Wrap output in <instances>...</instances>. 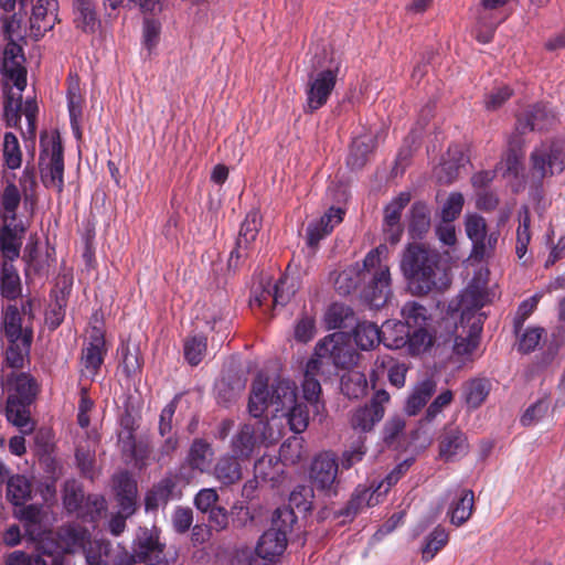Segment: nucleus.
<instances>
[{"label": "nucleus", "instance_id": "nucleus-1", "mask_svg": "<svg viewBox=\"0 0 565 565\" xmlns=\"http://www.w3.org/2000/svg\"><path fill=\"white\" fill-rule=\"evenodd\" d=\"M387 253V246L381 244L365 255L362 266L355 264L342 270L334 282L338 291L347 295L359 282L367 281L365 294L367 302L375 309L383 307L391 296V274L388 265L384 262Z\"/></svg>", "mask_w": 565, "mask_h": 565}, {"label": "nucleus", "instance_id": "nucleus-2", "mask_svg": "<svg viewBox=\"0 0 565 565\" xmlns=\"http://www.w3.org/2000/svg\"><path fill=\"white\" fill-rule=\"evenodd\" d=\"M401 270L414 295L441 290L448 284L446 271L440 266L439 253L422 244H411L404 250Z\"/></svg>", "mask_w": 565, "mask_h": 565}, {"label": "nucleus", "instance_id": "nucleus-3", "mask_svg": "<svg viewBox=\"0 0 565 565\" xmlns=\"http://www.w3.org/2000/svg\"><path fill=\"white\" fill-rule=\"evenodd\" d=\"M297 516L290 507L277 508L273 514L271 527L259 537L256 554L242 552L237 554L233 565H268L280 556L287 546V534L291 531Z\"/></svg>", "mask_w": 565, "mask_h": 565}, {"label": "nucleus", "instance_id": "nucleus-4", "mask_svg": "<svg viewBox=\"0 0 565 565\" xmlns=\"http://www.w3.org/2000/svg\"><path fill=\"white\" fill-rule=\"evenodd\" d=\"M487 302V295L482 289L469 286L460 295L458 309L461 310L460 324L456 326L454 353L468 358L479 344L482 331V320L477 311Z\"/></svg>", "mask_w": 565, "mask_h": 565}, {"label": "nucleus", "instance_id": "nucleus-5", "mask_svg": "<svg viewBox=\"0 0 565 565\" xmlns=\"http://www.w3.org/2000/svg\"><path fill=\"white\" fill-rule=\"evenodd\" d=\"M267 377L258 374L253 381L248 401L249 414L258 418L266 409L273 408L275 415L282 414L297 401V386L287 379H277L268 390Z\"/></svg>", "mask_w": 565, "mask_h": 565}, {"label": "nucleus", "instance_id": "nucleus-6", "mask_svg": "<svg viewBox=\"0 0 565 565\" xmlns=\"http://www.w3.org/2000/svg\"><path fill=\"white\" fill-rule=\"evenodd\" d=\"M39 170L43 184L61 193L64 189V151L58 131L40 136Z\"/></svg>", "mask_w": 565, "mask_h": 565}, {"label": "nucleus", "instance_id": "nucleus-7", "mask_svg": "<svg viewBox=\"0 0 565 565\" xmlns=\"http://www.w3.org/2000/svg\"><path fill=\"white\" fill-rule=\"evenodd\" d=\"M507 3L508 0H480L472 10L476 39L480 43L492 41L497 28L508 18Z\"/></svg>", "mask_w": 565, "mask_h": 565}, {"label": "nucleus", "instance_id": "nucleus-8", "mask_svg": "<svg viewBox=\"0 0 565 565\" xmlns=\"http://www.w3.org/2000/svg\"><path fill=\"white\" fill-rule=\"evenodd\" d=\"M277 440V436L268 423L259 422L257 427L244 424L232 437L233 455L241 459L249 458L257 444L268 446Z\"/></svg>", "mask_w": 565, "mask_h": 565}, {"label": "nucleus", "instance_id": "nucleus-9", "mask_svg": "<svg viewBox=\"0 0 565 565\" xmlns=\"http://www.w3.org/2000/svg\"><path fill=\"white\" fill-rule=\"evenodd\" d=\"M338 73L339 67L333 66L309 75L306 87V113L312 114L327 104L335 87Z\"/></svg>", "mask_w": 565, "mask_h": 565}, {"label": "nucleus", "instance_id": "nucleus-10", "mask_svg": "<svg viewBox=\"0 0 565 565\" xmlns=\"http://www.w3.org/2000/svg\"><path fill=\"white\" fill-rule=\"evenodd\" d=\"M465 228L467 236L472 242L471 258L482 260L489 257L495 249L499 233L487 232L486 220L476 213L466 215Z\"/></svg>", "mask_w": 565, "mask_h": 565}, {"label": "nucleus", "instance_id": "nucleus-11", "mask_svg": "<svg viewBox=\"0 0 565 565\" xmlns=\"http://www.w3.org/2000/svg\"><path fill=\"white\" fill-rule=\"evenodd\" d=\"M319 358L329 356L335 366L349 369L358 363L359 354L347 343L344 332H334L320 340L316 345Z\"/></svg>", "mask_w": 565, "mask_h": 565}, {"label": "nucleus", "instance_id": "nucleus-12", "mask_svg": "<svg viewBox=\"0 0 565 565\" xmlns=\"http://www.w3.org/2000/svg\"><path fill=\"white\" fill-rule=\"evenodd\" d=\"M531 174L537 181L561 173L565 169V151L562 143H552L535 149L531 154Z\"/></svg>", "mask_w": 565, "mask_h": 565}, {"label": "nucleus", "instance_id": "nucleus-13", "mask_svg": "<svg viewBox=\"0 0 565 565\" xmlns=\"http://www.w3.org/2000/svg\"><path fill=\"white\" fill-rule=\"evenodd\" d=\"M19 40H8L2 58L1 70L3 75L13 86L23 92L26 86V70L23 66L24 55Z\"/></svg>", "mask_w": 565, "mask_h": 565}, {"label": "nucleus", "instance_id": "nucleus-14", "mask_svg": "<svg viewBox=\"0 0 565 565\" xmlns=\"http://www.w3.org/2000/svg\"><path fill=\"white\" fill-rule=\"evenodd\" d=\"M339 463L331 452H322L317 456L311 465L310 478L319 490L328 494H335V481Z\"/></svg>", "mask_w": 565, "mask_h": 565}, {"label": "nucleus", "instance_id": "nucleus-15", "mask_svg": "<svg viewBox=\"0 0 565 565\" xmlns=\"http://www.w3.org/2000/svg\"><path fill=\"white\" fill-rule=\"evenodd\" d=\"M448 501L447 516L455 526H461L472 515L475 508V493L461 487L449 489L446 494Z\"/></svg>", "mask_w": 565, "mask_h": 565}, {"label": "nucleus", "instance_id": "nucleus-16", "mask_svg": "<svg viewBox=\"0 0 565 565\" xmlns=\"http://www.w3.org/2000/svg\"><path fill=\"white\" fill-rule=\"evenodd\" d=\"M105 353L104 331L100 328L93 327L88 335V342L82 351V363L86 376L94 377L97 374L104 362Z\"/></svg>", "mask_w": 565, "mask_h": 565}, {"label": "nucleus", "instance_id": "nucleus-17", "mask_svg": "<svg viewBox=\"0 0 565 565\" xmlns=\"http://www.w3.org/2000/svg\"><path fill=\"white\" fill-rule=\"evenodd\" d=\"M411 201L409 192H401L397 196H395L385 207L384 210V223L383 230L386 235V239L396 244L399 242L403 228L401 225V216L402 211Z\"/></svg>", "mask_w": 565, "mask_h": 565}, {"label": "nucleus", "instance_id": "nucleus-18", "mask_svg": "<svg viewBox=\"0 0 565 565\" xmlns=\"http://www.w3.org/2000/svg\"><path fill=\"white\" fill-rule=\"evenodd\" d=\"M26 226L22 222H2L0 226V253L3 262L12 263L20 257Z\"/></svg>", "mask_w": 565, "mask_h": 565}, {"label": "nucleus", "instance_id": "nucleus-19", "mask_svg": "<svg viewBox=\"0 0 565 565\" xmlns=\"http://www.w3.org/2000/svg\"><path fill=\"white\" fill-rule=\"evenodd\" d=\"M260 224L262 216L258 211L253 210L247 213L241 225L238 237L236 239V247L231 253L228 260L230 266L233 265L234 258L238 259L248 255V250L258 235Z\"/></svg>", "mask_w": 565, "mask_h": 565}, {"label": "nucleus", "instance_id": "nucleus-20", "mask_svg": "<svg viewBox=\"0 0 565 565\" xmlns=\"http://www.w3.org/2000/svg\"><path fill=\"white\" fill-rule=\"evenodd\" d=\"M57 0H38L30 17L31 32L34 38L43 36L57 21Z\"/></svg>", "mask_w": 565, "mask_h": 565}, {"label": "nucleus", "instance_id": "nucleus-21", "mask_svg": "<svg viewBox=\"0 0 565 565\" xmlns=\"http://www.w3.org/2000/svg\"><path fill=\"white\" fill-rule=\"evenodd\" d=\"M344 211L331 206L319 220L312 221L307 227V244L315 247L329 235L343 220Z\"/></svg>", "mask_w": 565, "mask_h": 565}, {"label": "nucleus", "instance_id": "nucleus-22", "mask_svg": "<svg viewBox=\"0 0 565 565\" xmlns=\"http://www.w3.org/2000/svg\"><path fill=\"white\" fill-rule=\"evenodd\" d=\"M318 369V361L310 360L307 363L305 377L302 382V397L309 405L313 417L319 416L322 419L324 413V403L320 399L321 386L315 377L313 371Z\"/></svg>", "mask_w": 565, "mask_h": 565}, {"label": "nucleus", "instance_id": "nucleus-23", "mask_svg": "<svg viewBox=\"0 0 565 565\" xmlns=\"http://www.w3.org/2000/svg\"><path fill=\"white\" fill-rule=\"evenodd\" d=\"M469 451V445L466 435L457 429L445 430L439 441V457L445 461H454L466 456Z\"/></svg>", "mask_w": 565, "mask_h": 565}, {"label": "nucleus", "instance_id": "nucleus-24", "mask_svg": "<svg viewBox=\"0 0 565 565\" xmlns=\"http://www.w3.org/2000/svg\"><path fill=\"white\" fill-rule=\"evenodd\" d=\"M96 551L89 547L86 554L87 565H134L138 557L128 553H119L116 556L110 554L109 543L104 541H95Z\"/></svg>", "mask_w": 565, "mask_h": 565}, {"label": "nucleus", "instance_id": "nucleus-25", "mask_svg": "<svg viewBox=\"0 0 565 565\" xmlns=\"http://www.w3.org/2000/svg\"><path fill=\"white\" fill-rule=\"evenodd\" d=\"M555 122V114L546 105H535L518 119L516 129L524 134L533 130H544Z\"/></svg>", "mask_w": 565, "mask_h": 565}, {"label": "nucleus", "instance_id": "nucleus-26", "mask_svg": "<svg viewBox=\"0 0 565 565\" xmlns=\"http://www.w3.org/2000/svg\"><path fill=\"white\" fill-rule=\"evenodd\" d=\"M58 537L64 552L75 553L82 550L86 555L90 546L96 551L95 542H89L88 531L77 524H68L61 527Z\"/></svg>", "mask_w": 565, "mask_h": 565}, {"label": "nucleus", "instance_id": "nucleus-27", "mask_svg": "<svg viewBox=\"0 0 565 565\" xmlns=\"http://www.w3.org/2000/svg\"><path fill=\"white\" fill-rule=\"evenodd\" d=\"M31 401L18 398L9 394L6 406V416L8 422L18 427L22 435H29L33 431L34 425L31 423L29 414V404Z\"/></svg>", "mask_w": 565, "mask_h": 565}, {"label": "nucleus", "instance_id": "nucleus-28", "mask_svg": "<svg viewBox=\"0 0 565 565\" xmlns=\"http://www.w3.org/2000/svg\"><path fill=\"white\" fill-rule=\"evenodd\" d=\"M214 458V450L207 441L198 438L190 446L186 465L192 469L202 473L209 472Z\"/></svg>", "mask_w": 565, "mask_h": 565}, {"label": "nucleus", "instance_id": "nucleus-29", "mask_svg": "<svg viewBox=\"0 0 565 565\" xmlns=\"http://www.w3.org/2000/svg\"><path fill=\"white\" fill-rule=\"evenodd\" d=\"M135 553L138 561H150L146 565H167V561L162 556L163 550L161 544L147 532H142L136 540Z\"/></svg>", "mask_w": 565, "mask_h": 565}, {"label": "nucleus", "instance_id": "nucleus-30", "mask_svg": "<svg viewBox=\"0 0 565 565\" xmlns=\"http://www.w3.org/2000/svg\"><path fill=\"white\" fill-rule=\"evenodd\" d=\"M235 455L221 456L214 468V478L223 486H232L242 479V467Z\"/></svg>", "mask_w": 565, "mask_h": 565}, {"label": "nucleus", "instance_id": "nucleus-31", "mask_svg": "<svg viewBox=\"0 0 565 565\" xmlns=\"http://www.w3.org/2000/svg\"><path fill=\"white\" fill-rule=\"evenodd\" d=\"M408 329L403 321L387 320L380 329V342L386 348L397 350L406 347Z\"/></svg>", "mask_w": 565, "mask_h": 565}, {"label": "nucleus", "instance_id": "nucleus-32", "mask_svg": "<svg viewBox=\"0 0 565 565\" xmlns=\"http://www.w3.org/2000/svg\"><path fill=\"white\" fill-rule=\"evenodd\" d=\"M401 316L408 330L431 328V315L427 308L417 301H407L401 309Z\"/></svg>", "mask_w": 565, "mask_h": 565}, {"label": "nucleus", "instance_id": "nucleus-33", "mask_svg": "<svg viewBox=\"0 0 565 565\" xmlns=\"http://www.w3.org/2000/svg\"><path fill=\"white\" fill-rule=\"evenodd\" d=\"M177 482L171 477H166L159 481L152 490L147 494L145 504L146 510H154L159 505H164L170 499L177 497Z\"/></svg>", "mask_w": 565, "mask_h": 565}, {"label": "nucleus", "instance_id": "nucleus-34", "mask_svg": "<svg viewBox=\"0 0 565 565\" xmlns=\"http://www.w3.org/2000/svg\"><path fill=\"white\" fill-rule=\"evenodd\" d=\"M21 203V194L18 186L10 182L0 195V220L1 222L15 223L17 210Z\"/></svg>", "mask_w": 565, "mask_h": 565}, {"label": "nucleus", "instance_id": "nucleus-35", "mask_svg": "<svg viewBox=\"0 0 565 565\" xmlns=\"http://www.w3.org/2000/svg\"><path fill=\"white\" fill-rule=\"evenodd\" d=\"M352 338L359 349L369 351L380 343V329L373 322L362 321L352 330Z\"/></svg>", "mask_w": 565, "mask_h": 565}, {"label": "nucleus", "instance_id": "nucleus-36", "mask_svg": "<svg viewBox=\"0 0 565 565\" xmlns=\"http://www.w3.org/2000/svg\"><path fill=\"white\" fill-rule=\"evenodd\" d=\"M3 386L9 394L15 395L21 399L32 401L35 395L34 381L25 373L8 375Z\"/></svg>", "mask_w": 565, "mask_h": 565}, {"label": "nucleus", "instance_id": "nucleus-37", "mask_svg": "<svg viewBox=\"0 0 565 565\" xmlns=\"http://www.w3.org/2000/svg\"><path fill=\"white\" fill-rule=\"evenodd\" d=\"M175 408L177 404L173 399L163 407L160 414L159 433L162 437L169 435L162 446V455H169L173 452L178 447V439L170 435L172 430V418L175 413Z\"/></svg>", "mask_w": 565, "mask_h": 565}, {"label": "nucleus", "instance_id": "nucleus-38", "mask_svg": "<svg viewBox=\"0 0 565 565\" xmlns=\"http://www.w3.org/2000/svg\"><path fill=\"white\" fill-rule=\"evenodd\" d=\"M22 317L15 306H8L3 313V331L8 341L24 339L26 334H32L29 329L22 328Z\"/></svg>", "mask_w": 565, "mask_h": 565}, {"label": "nucleus", "instance_id": "nucleus-39", "mask_svg": "<svg viewBox=\"0 0 565 565\" xmlns=\"http://www.w3.org/2000/svg\"><path fill=\"white\" fill-rule=\"evenodd\" d=\"M328 330L348 328L354 321L353 310L341 303L331 305L323 317Z\"/></svg>", "mask_w": 565, "mask_h": 565}, {"label": "nucleus", "instance_id": "nucleus-40", "mask_svg": "<svg viewBox=\"0 0 565 565\" xmlns=\"http://www.w3.org/2000/svg\"><path fill=\"white\" fill-rule=\"evenodd\" d=\"M383 483H379L375 489L372 487L359 486L349 503V509L358 512L363 508L374 507L380 502L381 497L385 495L382 493Z\"/></svg>", "mask_w": 565, "mask_h": 565}, {"label": "nucleus", "instance_id": "nucleus-41", "mask_svg": "<svg viewBox=\"0 0 565 565\" xmlns=\"http://www.w3.org/2000/svg\"><path fill=\"white\" fill-rule=\"evenodd\" d=\"M31 488L26 477L12 476L7 481V498L14 505H22L31 498Z\"/></svg>", "mask_w": 565, "mask_h": 565}, {"label": "nucleus", "instance_id": "nucleus-42", "mask_svg": "<svg viewBox=\"0 0 565 565\" xmlns=\"http://www.w3.org/2000/svg\"><path fill=\"white\" fill-rule=\"evenodd\" d=\"M1 295L7 299H15L21 294L20 276L12 263L3 262L0 276Z\"/></svg>", "mask_w": 565, "mask_h": 565}, {"label": "nucleus", "instance_id": "nucleus-43", "mask_svg": "<svg viewBox=\"0 0 565 565\" xmlns=\"http://www.w3.org/2000/svg\"><path fill=\"white\" fill-rule=\"evenodd\" d=\"M519 225L516 228L515 254L519 259H523L531 242V216L526 206H522L518 213Z\"/></svg>", "mask_w": 565, "mask_h": 565}, {"label": "nucleus", "instance_id": "nucleus-44", "mask_svg": "<svg viewBox=\"0 0 565 565\" xmlns=\"http://www.w3.org/2000/svg\"><path fill=\"white\" fill-rule=\"evenodd\" d=\"M207 350V339L205 335L202 334H193L189 335L183 343V354L185 361L191 366L199 365Z\"/></svg>", "mask_w": 565, "mask_h": 565}, {"label": "nucleus", "instance_id": "nucleus-45", "mask_svg": "<svg viewBox=\"0 0 565 565\" xmlns=\"http://www.w3.org/2000/svg\"><path fill=\"white\" fill-rule=\"evenodd\" d=\"M249 306L255 309L256 307L262 309L265 313H271L274 307V285L269 279L260 280L257 286L254 287Z\"/></svg>", "mask_w": 565, "mask_h": 565}, {"label": "nucleus", "instance_id": "nucleus-46", "mask_svg": "<svg viewBox=\"0 0 565 565\" xmlns=\"http://www.w3.org/2000/svg\"><path fill=\"white\" fill-rule=\"evenodd\" d=\"M384 409H376L365 405L355 409L351 417V425L354 429L369 431L383 418Z\"/></svg>", "mask_w": 565, "mask_h": 565}, {"label": "nucleus", "instance_id": "nucleus-47", "mask_svg": "<svg viewBox=\"0 0 565 565\" xmlns=\"http://www.w3.org/2000/svg\"><path fill=\"white\" fill-rule=\"evenodd\" d=\"M434 392L435 384L433 381L425 380L418 383L406 402V413L408 415H415L423 406L426 405Z\"/></svg>", "mask_w": 565, "mask_h": 565}, {"label": "nucleus", "instance_id": "nucleus-48", "mask_svg": "<svg viewBox=\"0 0 565 565\" xmlns=\"http://www.w3.org/2000/svg\"><path fill=\"white\" fill-rule=\"evenodd\" d=\"M452 153L459 156L458 161L451 162L450 159H445L436 172L438 180L443 183L452 182L458 175L459 168L465 166V163L468 161L466 154L459 146L449 147L448 156Z\"/></svg>", "mask_w": 565, "mask_h": 565}, {"label": "nucleus", "instance_id": "nucleus-49", "mask_svg": "<svg viewBox=\"0 0 565 565\" xmlns=\"http://www.w3.org/2000/svg\"><path fill=\"white\" fill-rule=\"evenodd\" d=\"M9 347L6 353V362L13 369H20L23 366L24 359L30 353L32 343V334H26L24 339H18L17 341H8Z\"/></svg>", "mask_w": 565, "mask_h": 565}, {"label": "nucleus", "instance_id": "nucleus-50", "mask_svg": "<svg viewBox=\"0 0 565 565\" xmlns=\"http://www.w3.org/2000/svg\"><path fill=\"white\" fill-rule=\"evenodd\" d=\"M430 225V212L426 203L415 202L411 209L409 232L413 236H422Z\"/></svg>", "mask_w": 565, "mask_h": 565}, {"label": "nucleus", "instance_id": "nucleus-51", "mask_svg": "<svg viewBox=\"0 0 565 565\" xmlns=\"http://www.w3.org/2000/svg\"><path fill=\"white\" fill-rule=\"evenodd\" d=\"M448 540L449 534L444 527H435L434 531L427 535L422 547L423 561H431L436 554L447 545Z\"/></svg>", "mask_w": 565, "mask_h": 565}, {"label": "nucleus", "instance_id": "nucleus-52", "mask_svg": "<svg viewBox=\"0 0 565 565\" xmlns=\"http://www.w3.org/2000/svg\"><path fill=\"white\" fill-rule=\"evenodd\" d=\"M308 404L300 403L298 401L295 402V404L287 408L281 416L287 418L288 425L290 429L296 433L300 434L303 433L309 424V409Z\"/></svg>", "mask_w": 565, "mask_h": 565}, {"label": "nucleus", "instance_id": "nucleus-53", "mask_svg": "<svg viewBox=\"0 0 565 565\" xmlns=\"http://www.w3.org/2000/svg\"><path fill=\"white\" fill-rule=\"evenodd\" d=\"M2 156L6 167L17 170L22 164V151L19 140L13 132H6L3 136Z\"/></svg>", "mask_w": 565, "mask_h": 565}, {"label": "nucleus", "instance_id": "nucleus-54", "mask_svg": "<svg viewBox=\"0 0 565 565\" xmlns=\"http://www.w3.org/2000/svg\"><path fill=\"white\" fill-rule=\"evenodd\" d=\"M306 457L303 439L300 437H291L282 443L279 449V460L282 465H296Z\"/></svg>", "mask_w": 565, "mask_h": 565}, {"label": "nucleus", "instance_id": "nucleus-55", "mask_svg": "<svg viewBox=\"0 0 565 565\" xmlns=\"http://www.w3.org/2000/svg\"><path fill=\"white\" fill-rule=\"evenodd\" d=\"M434 343V334L431 328L414 329L411 333L408 330V340L406 343L411 354H420L426 352Z\"/></svg>", "mask_w": 565, "mask_h": 565}, {"label": "nucleus", "instance_id": "nucleus-56", "mask_svg": "<svg viewBox=\"0 0 565 565\" xmlns=\"http://www.w3.org/2000/svg\"><path fill=\"white\" fill-rule=\"evenodd\" d=\"M490 392V383L487 380L475 379L465 386L466 403L472 407H479L487 398Z\"/></svg>", "mask_w": 565, "mask_h": 565}, {"label": "nucleus", "instance_id": "nucleus-57", "mask_svg": "<svg viewBox=\"0 0 565 565\" xmlns=\"http://www.w3.org/2000/svg\"><path fill=\"white\" fill-rule=\"evenodd\" d=\"M374 145L371 138L361 136L353 140L350 154L348 157V164L352 169L361 168L365 161L367 154L372 151Z\"/></svg>", "mask_w": 565, "mask_h": 565}, {"label": "nucleus", "instance_id": "nucleus-58", "mask_svg": "<svg viewBox=\"0 0 565 565\" xmlns=\"http://www.w3.org/2000/svg\"><path fill=\"white\" fill-rule=\"evenodd\" d=\"M366 379L360 372H350L341 379V391L350 398L362 396L366 388Z\"/></svg>", "mask_w": 565, "mask_h": 565}, {"label": "nucleus", "instance_id": "nucleus-59", "mask_svg": "<svg viewBox=\"0 0 565 565\" xmlns=\"http://www.w3.org/2000/svg\"><path fill=\"white\" fill-rule=\"evenodd\" d=\"M551 404L547 398H541L530 405L521 416V424L525 427L534 426L550 414Z\"/></svg>", "mask_w": 565, "mask_h": 565}, {"label": "nucleus", "instance_id": "nucleus-60", "mask_svg": "<svg viewBox=\"0 0 565 565\" xmlns=\"http://www.w3.org/2000/svg\"><path fill=\"white\" fill-rule=\"evenodd\" d=\"M366 454L365 440L359 437L348 448H345L338 462L342 469H350L358 462L362 461Z\"/></svg>", "mask_w": 565, "mask_h": 565}, {"label": "nucleus", "instance_id": "nucleus-61", "mask_svg": "<svg viewBox=\"0 0 565 565\" xmlns=\"http://www.w3.org/2000/svg\"><path fill=\"white\" fill-rule=\"evenodd\" d=\"M84 500L82 487L75 480H67L63 489V503L68 512H75Z\"/></svg>", "mask_w": 565, "mask_h": 565}, {"label": "nucleus", "instance_id": "nucleus-62", "mask_svg": "<svg viewBox=\"0 0 565 565\" xmlns=\"http://www.w3.org/2000/svg\"><path fill=\"white\" fill-rule=\"evenodd\" d=\"M544 333V329L540 327L526 328L519 337V351L523 353H530L534 351L542 341Z\"/></svg>", "mask_w": 565, "mask_h": 565}, {"label": "nucleus", "instance_id": "nucleus-63", "mask_svg": "<svg viewBox=\"0 0 565 565\" xmlns=\"http://www.w3.org/2000/svg\"><path fill=\"white\" fill-rule=\"evenodd\" d=\"M296 288L294 281L285 276L274 284V307H284L295 295Z\"/></svg>", "mask_w": 565, "mask_h": 565}, {"label": "nucleus", "instance_id": "nucleus-64", "mask_svg": "<svg viewBox=\"0 0 565 565\" xmlns=\"http://www.w3.org/2000/svg\"><path fill=\"white\" fill-rule=\"evenodd\" d=\"M76 24L84 32H94L97 25L96 13L89 2H79L77 6Z\"/></svg>", "mask_w": 565, "mask_h": 565}]
</instances>
